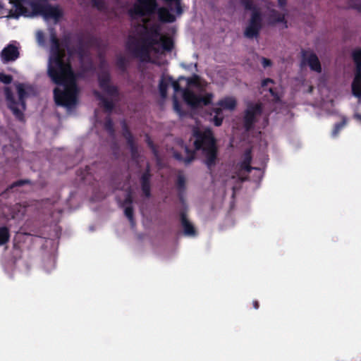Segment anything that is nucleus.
I'll list each match as a JSON object with an SVG mask.
<instances>
[{"mask_svg": "<svg viewBox=\"0 0 361 361\" xmlns=\"http://www.w3.org/2000/svg\"><path fill=\"white\" fill-rule=\"evenodd\" d=\"M194 136L195 149H202L205 163L209 166H212L216 158V150L211 131L208 129H197L194 131Z\"/></svg>", "mask_w": 361, "mask_h": 361, "instance_id": "5", "label": "nucleus"}, {"mask_svg": "<svg viewBox=\"0 0 361 361\" xmlns=\"http://www.w3.org/2000/svg\"><path fill=\"white\" fill-rule=\"evenodd\" d=\"M311 90H312V87H308V90H307L310 92Z\"/></svg>", "mask_w": 361, "mask_h": 361, "instance_id": "31", "label": "nucleus"}, {"mask_svg": "<svg viewBox=\"0 0 361 361\" xmlns=\"http://www.w3.org/2000/svg\"><path fill=\"white\" fill-rule=\"evenodd\" d=\"M356 65V73L351 85L352 93L357 98H361V49L353 52Z\"/></svg>", "mask_w": 361, "mask_h": 361, "instance_id": "9", "label": "nucleus"}, {"mask_svg": "<svg viewBox=\"0 0 361 361\" xmlns=\"http://www.w3.org/2000/svg\"><path fill=\"white\" fill-rule=\"evenodd\" d=\"M355 118L361 123V115L360 114H355Z\"/></svg>", "mask_w": 361, "mask_h": 361, "instance_id": "29", "label": "nucleus"}, {"mask_svg": "<svg viewBox=\"0 0 361 361\" xmlns=\"http://www.w3.org/2000/svg\"><path fill=\"white\" fill-rule=\"evenodd\" d=\"M155 0H136L130 15L142 23L137 27L140 33L136 45L128 44V49L140 60L159 63V59L173 47L171 36L163 32L162 25L154 19Z\"/></svg>", "mask_w": 361, "mask_h": 361, "instance_id": "1", "label": "nucleus"}, {"mask_svg": "<svg viewBox=\"0 0 361 361\" xmlns=\"http://www.w3.org/2000/svg\"><path fill=\"white\" fill-rule=\"evenodd\" d=\"M238 99L235 96L226 95L221 97L215 104L212 111L214 114L213 121L216 126L221 125L222 121L226 116V112H233L238 107Z\"/></svg>", "mask_w": 361, "mask_h": 361, "instance_id": "7", "label": "nucleus"}, {"mask_svg": "<svg viewBox=\"0 0 361 361\" xmlns=\"http://www.w3.org/2000/svg\"><path fill=\"white\" fill-rule=\"evenodd\" d=\"M37 39L39 44H42L43 42V33L41 31H37L36 34Z\"/></svg>", "mask_w": 361, "mask_h": 361, "instance_id": "26", "label": "nucleus"}, {"mask_svg": "<svg viewBox=\"0 0 361 361\" xmlns=\"http://www.w3.org/2000/svg\"><path fill=\"white\" fill-rule=\"evenodd\" d=\"M142 191L146 196L149 195V186L148 184V178L144 176L142 178Z\"/></svg>", "mask_w": 361, "mask_h": 361, "instance_id": "21", "label": "nucleus"}, {"mask_svg": "<svg viewBox=\"0 0 361 361\" xmlns=\"http://www.w3.org/2000/svg\"><path fill=\"white\" fill-rule=\"evenodd\" d=\"M176 149L179 150V153L176 154L174 152L173 156L179 160H183L185 162H190L193 158V152L189 151L188 149L185 147L182 142L178 141L176 145Z\"/></svg>", "mask_w": 361, "mask_h": 361, "instance_id": "13", "label": "nucleus"}, {"mask_svg": "<svg viewBox=\"0 0 361 361\" xmlns=\"http://www.w3.org/2000/svg\"><path fill=\"white\" fill-rule=\"evenodd\" d=\"M352 6L361 11V0H350Z\"/></svg>", "mask_w": 361, "mask_h": 361, "instance_id": "25", "label": "nucleus"}, {"mask_svg": "<svg viewBox=\"0 0 361 361\" xmlns=\"http://www.w3.org/2000/svg\"><path fill=\"white\" fill-rule=\"evenodd\" d=\"M253 305H254V307H255V309H257V308H258V302H257V301H255V302H253Z\"/></svg>", "mask_w": 361, "mask_h": 361, "instance_id": "30", "label": "nucleus"}, {"mask_svg": "<svg viewBox=\"0 0 361 361\" xmlns=\"http://www.w3.org/2000/svg\"><path fill=\"white\" fill-rule=\"evenodd\" d=\"M18 92V101L16 102L14 96L8 87L5 88L4 92L7 106L12 111L14 116L19 120L23 119V112L25 110L24 99L33 94V89L27 85L18 83L16 85Z\"/></svg>", "mask_w": 361, "mask_h": 361, "instance_id": "6", "label": "nucleus"}, {"mask_svg": "<svg viewBox=\"0 0 361 361\" xmlns=\"http://www.w3.org/2000/svg\"><path fill=\"white\" fill-rule=\"evenodd\" d=\"M268 23L271 25H278L281 30L286 29L288 27L286 19V13H279L276 11H272L269 17Z\"/></svg>", "mask_w": 361, "mask_h": 361, "instance_id": "12", "label": "nucleus"}, {"mask_svg": "<svg viewBox=\"0 0 361 361\" xmlns=\"http://www.w3.org/2000/svg\"><path fill=\"white\" fill-rule=\"evenodd\" d=\"M251 161V156L250 151H247L243 155V161L238 165L239 170L240 171V173L238 175V178L241 180L245 178L244 174L243 171L248 172L250 171L251 168L250 167V163Z\"/></svg>", "mask_w": 361, "mask_h": 361, "instance_id": "15", "label": "nucleus"}, {"mask_svg": "<svg viewBox=\"0 0 361 361\" xmlns=\"http://www.w3.org/2000/svg\"><path fill=\"white\" fill-rule=\"evenodd\" d=\"M51 42L48 74L58 85L54 92L55 102L70 110L78 103L80 90L76 84V77L71 68L68 58L54 36L51 37Z\"/></svg>", "mask_w": 361, "mask_h": 361, "instance_id": "2", "label": "nucleus"}, {"mask_svg": "<svg viewBox=\"0 0 361 361\" xmlns=\"http://www.w3.org/2000/svg\"><path fill=\"white\" fill-rule=\"evenodd\" d=\"M302 65H308L310 68L314 71H321V65L317 56L311 53L305 52L303 54Z\"/></svg>", "mask_w": 361, "mask_h": 361, "instance_id": "14", "label": "nucleus"}, {"mask_svg": "<svg viewBox=\"0 0 361 361\" xmlns=\"http://www.w3.org/2000/svg\"><path fill=\"white\" fill-rule=\"evenodd\" d=\"M11 8H6L0 0V17L15 18L19 16L33 17L38 14L43 16L47 22L57 23L63 16L62 9L59 6H39L35 1L11 4Z\"/></svg>", "mask_w": 361, "mask_h": 361, "instance_id": "4", "label": "nucleus"}, {"mask_svg": "<svg viewBox=\"0 0 361 361\" xmlns=\"http://www.w3.org/2000/svg\"><path fill=\"white\" fill-rule=\"evenodd\" d=\"M99 85L103 89L104 93L113 94L116 91V89L114 87L110 86L109 84V75L107 73L101 75L99 78Z\"/></svg>", "mask_w": 361, "mask_h": 361, "instance_id": "16", "label": "nucleus"}, {"mask_svg": "<svg viewBox=\"0 0 361 361\" xmlns=\"http://www.w3.org/2000/svg\"><path fill=\"white\" fill-rule=\"evenodd\" d=\"M16 209H18V212H13L11 214L10 218L14 219V218H18L20 216L23 215L25 213V209L22 207L20 205L16 206Z\"/></svg>", "mask_w": 361, "mask_h": 361, "instance_id": "22", "label": "nucleus"}, {"mask_svg": "<svg viewBox=\"0 0 361 361\" xmlns=\"http://www.w3.org/2000/svg\"><path fill=\"white\" fill-rule=\"evenodd\" d=\"M345 123H346V121L345 119H343V121L341 123L336 125L335 128L332 133L333 135H336L338 133V130L345 125Z\"/></svg>", "mask_w": 361, "mask_h": 361, "instance_id": "24", "label": "nucleus"}, {"mask_svg": "<svg viewBox=\"0 0 361 361\" xmlns=\"http://www.w3.org/2000/svg\"><path fill=\"white\" fill-rule=\"evenodd\" d=\"M278 4L280 7H283L286 4V0H278Z\"/></svg>", "mask_w": 361, "mask_h": 361, "instance_id": "28", "label": "nucleus"}, {"mask_svg": "<svg viewBox=\"0 0 361 361\" xmlns=\"http://www.w3.org/2000/svg\"><path fill=\"white\" fill-rule=\"evenodd\" d=\"M119 202L125 207V214L129 219L130 221L133 220V211L128 204L131 202V197L128 193L126 194L125 200L119 199Z\"/></svg>", "mask_w": 361, "mask_h": 361, "instance_id": "17", "label": "nucleus"}, {"mask_svg": "<svg viewBox=\"0 0 361 361\" xmlns=\"http://www.w3.org/2000/svg\"><path fill=\"white\" fill-rule=\"evenodd\" d=\"M9 239V232L6 227L0 228V245L8 242Z\"/></svg>", "mask_w": 361, "mask_h": 361, "instance_id": "20", "label": "nucleus"}, {"mask_svg": "<svg viewBox=\"0 0 361 361\" xmlns=\"http://www.w3.org/2000/svg\"><path fill=\"white\" fill-rule=\"evenodd\" d=\"M262 64L263 67L267 68L269 66H271V61L269 59L263 58L262 59Z\"/></svg>", "mask_w": 361, "mask_h": 361, "instance_id": "27", "label": "nucleus"}, {"mask_svg": "<svg viewBox=\"0 0 361 361\" xmlns=\"http://www.w3.org/2000/svg\"><path fill=\"white\" fill-rule=\"evenodd\" d=\"M273 81L271 80L267 79L263 81L262 87L264 90H266V88L270 92L271 94L274 97V99L278 101L280 99V96L278 94H275L272 89Z\"/></svg>", "mask_w": 361, "mask_h": 361, "instance_id": "19", "label": "nucleus"}, {"mask_svg": "<svg viewBox=\"0 0 361 361\" xmlns=\"http://www.w3.org/2000/svg\"><path fill=\"white\" fill-rule=\"evenodd\" d=\"M182 226L184 233L185 235H194L195 234V231L193 226L184 216L182 218Z\"/></svg>", "mask_w": 361, "mask_h": 361, "instance_id": "18", "label": "nucleus"}, {"mask_svg": "<svg viewBox=\"0 0 361 361\" xmlns=\"http://www.w3.org/2000/svg\"><path fill=\"white\" fill-rule=\"evenodd\" d=\"M1 56L4 62L15 61L19 56L18 47L13 44H8L2 50Z\"/></svg>", "mask_w": 361, "mask_h": 361, "instance_id": "11", "label": "nucleus"}, {"mask_svg": "<svg viewBox=\"0 0 361 361\" xmlns=\"http://www.w3.org/2000/svg\"><path fill=\"white\" fill-rule=\"evenodd\" d=\"M261 116L262 104L258 102L248 104L244 116V122L246 128H251L259 121Z\"/></svg>", "mask_w": 361, "mask_h": 361, "instance_id": "10", "label": "nucleus"}, {"mask_svg": "<svg viewBox=\"0 0 361 361\" xmlns=\"http://www.w3.org/2000/svg\"><path fill=\"white\" fill-rule=\"evenodd\" d=\"M243 4L245 9L252 12L251 19L245 28V35L247 37L253 38L257 36L262 26L261 8L250 0H245Z\"/></svg>", "mask_w": 361, "mask_h": 361, "instance_id": "8", "label": "nucleus"}, {"mask_svg": "<svg viewBox=\"0 0 361 361\" xmlns=\"http://www.w3.org/2000/svg\"><path fill=\"white\" fill-rule=\"evenodd\" d=\"M12 81V78L10 75H6L4 73H0V82L8 84Z\"/></svg>", "mask_w": 361, "mask_h": 361, "instance_id": "23", "label": "nucleus"}, {"mask_svg": "<svg viewBox=\"0 0 361 361\" xmlns=\"http://www.w3.org/2000/svg\"><path fill=\"white\" fill-rule=\"evenodd\" d=\"M207 83L197 76L190 78L180 77L175 81L170 76H163L159 82V92L163 98L166 97V91L172 87L174 91L173 107L175 111L181 114L178 104L176 94L180 92L184 101L192 108H199L210 104L214 95L212 92H204L203 90Z\"/></svg>", "mask_w": 361, "mask_h": 361, "instance_id": "3", "label": "nucleus"}]
</instances>
